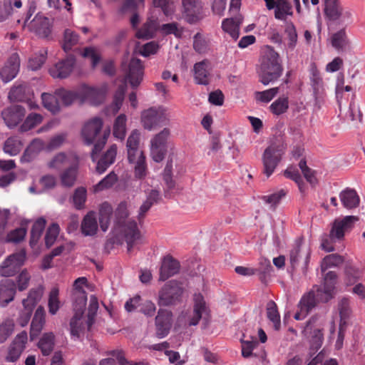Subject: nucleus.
<instances>
[{
	"mask_svg": "<svg viewBox=\"0 0 365 365\" xmlns=\"http://www.w3.org/2000/svg\"><path fill=\"white\" fill-rule=\"evenodd\" d=\"M86 200V190L83 187L76 189L73 195V202L75 207L77 210L82 209L83 207Z\"/></svg>",
	"mask_w": 365,
	"mask_h": 365,
	"instance_id": "nucleus-58",
	"label": "nucleus"
},
{
	"mask_svg": "<svg viewBox=\"0 0 365 365\" xmlns=\"http://www.w3.org/2000/svg\"><path fill=\"white\" fill-rule=\"evenodd\" d=\"M343 262L344 259L341 255L336 254L329 255L323 259L321 264V270L324 272L330 267L339 266Z\"/></svg>",
	"mask_w": 365,
	"mask_h": 365,
	"instance_id": "nucleus-47",
	"label": "nucleus"
},
{
	"mask_svg": "<svg viewBox=\"0 0 365 365\" xmlns=\"http://www.w3.org/2000/svg\"><path fill=\"white\" fill-rule=\"evenodd\" d=\"M52 24L48 18L36 15L32 21V31L41 38H48L51 34Z\"/></svg>",
	"mask_w": 365,
	"mask_h": 365,
	"instance_id": "nucleus-25",
	"label": "nucleus"
},
{
	"mask_svg": "<svg viewBox=\"0 0 365 365\" xmlns=\"http://www.w3.org/2000/svg\"><path fill=\"white\" fill-rule=\"evenodd\" d=\"M284 176L287 178L294 180L298 185L299 189L301 192L304 191V183L300 175L299 170L296 168H288L284 173Z\"/></svg>",
	"mask_w": 365,
	"mask_h": 365,
	"instance_id": "nucleus-54",
	"label": "nucleus"
},
{
	"mask_svg": "<svg viewBox=\"0 0 365 365\" xmlns=\"http://www.w3.org/2000/svg\"><path fill=\"white\" fill-rule=\"evenodd\" d=\"M45 315L46 312L43 307L39 306L34 313L31 324L29 336L31 341L35 340L41 332L45 324Z\"/></svg>",
	"mask_w": 365,
	"mask_h": 365,
	"instance_id": "nucleus-26",
	"label": "nucleus"
},
{
	"mask_svg": "<svg viewBox=\"0 0 365 365\" xmlns=\"http://www.w3.org/2000/svg\"><path fill=\"white\" fill-rule=\"evenodd\" d=\"M283 70L279 53L270 46H264L257 71L259 81L264 86L274 83L282 75Z\"/></svg>",
	"mask_w": 365,
	"mask_h": 365,
	"instance_id": "nucleus-2",
	"label": "nucleus"
},
{
	"mask_svg": "<svg viewBox=\"0 0 365 365\" xmlns=\"http://www.w3.org/2000/svg\"><path fill=\"white\" fill-rule=\"evenodd\" d=\"M81 55L84 58H88L91 60V66L93 68H96L101 61L100 55L96 53L93 47L84 48Z\"/></svg>",
	"mask_w": 365,
	"mask_h": 365,
	"instance_id": "nucleus-62",
	"label": "nucleus"
},
{
	"mask_svg": "<svg viewBox=\"0 0 365 365\" xmlns=\"http://www.w3.org/2000/svg\"><path fill=\"white\" fill-rule=\"evenodd\" d=\"M56 94L58 97V100H61L65 106H71L78 97L76 92L63 88L56 90Z\"/></svg>",
	"mask_w": 365,
	"mask_h": 365,
	"instance_id": "nucleus-46",
	"label": "nucleus"
},
{
	"mask_svg": "<svg viewBox=\"0 0 365 365\" xmlns=\"http://www.w3.org/2000/svg\"><path fill=\"white\" fill-rule=\"evenodd\" d=\"M182 14L190 24L198 21L201 16L202 5L198 0H182Z\"/></svg>",
	"mask_w": 365,
	"mask_h": 365,
	"instance_id": "nucleus-20",
	"label": "nucleus"
},
{
	"mask_svg": "<svg viewBox=\"0 0 365 365\" xmlns=\"http://www.w3.org/2000/svg\"><path fill=\"white\" fill-rule=\"evenodd\" d=\"M180 262L177 259H174L170 255L164 257L160 269L159 279L160 281L167 280L168 278L178 274L180 271Z\"/></svg>",
	"mask_w": 365,
	"mask_h": 365,
	"instance_id": "nucleus-23",
	"label": "nucleus"
},
{
	"mask_svg": "<svg viewBox=\"0 0 365 365\" xmlns=\"http://www.w3.org/2000/svg\"><path fill=\"white\" fill-rule=\"evenodd\" d=\"M122 68L125 73V79L129 81L132 88H137L143 77V66L141 61L132 58L128 66L125 62L122 63Z\"/></svg>",
	"mask_w": 365,
	"mask_h": 365,
	"instance_id": "nucleus-12",
	"label": "nucleus"
},
{
	"mask_svg": "<svg viewBox=\"0 0 365 365\" xmlns=\"http://www.w3.org/2000/svg\"><path fill=\"white\" fill-rule=\"evenodd\" d=\"M208 315V308L201 294H195L193 314L190 317L188 324L195 326L201 319H206Z\"/></svg>",
	"mask_w": 365,
	"mask_h": 365,
	"instance_id": "nucleus-21",
	"label": "nucleus"
},
{
	"mask_svg": "<svg viewBox=\"0 0 365 365\" xmlns=\"http://www.w3.org/2000/svg\"><path fill=\"white\" fill-rule=\"evenodd\" d=\"M83 315L74 314L70 320V333L71 335L76 339H79L81 335L83 334V331L87 327L86 322L84 323Z\"/></svg>",
	"mask_w": 365,
	"mask_h": 365,
	"instance_id": "nucleus-34",
	"label": "nucleus"
},
{
	"mask_svg": "<svg viewBox=\"0 0 365 365\" xmlns=\"http://www.w3.org/2000/svg\"><path fill=\"white\" fill-rule=\"evenodd\" d=\"M82 95L84 99L89 101L93 105L102 103L104 91L102 89L84 86L82 88Z\"/></svg>",
	"mask_w": 365,
	"mask_h": 365,
	"instance_id": "nucleus-31",
	"label": "nucleus"
},
{
	"mask_svg": "<svg viewBox=\"0 0 365 365\" xmlns=\"http://www.w3.org/2000/svg\"><path fill=\"white\" fill-rule=\"evenodd\" d=\"M113 135L123 140L125 137L126 133V116L124 114H120L115 120L113 124Z\"/></svg>",
	"mask_w": 365,
	"mask_h": 365,
	"instance_id": "nucleus-42",
	"label": "nucleus"
},
{
	"mask_svg": "<svg viewBox=\"0 0 365 365\" xmlns=\"http://www.w3.org/2000/svg\"><path fill=\"white\" fill-rule=\"evenodd\" d=\"M31 280V275L27 271L26 269H24L21 271L16 278V289L19 291L22 292L26 290L29 285V282Z\"/></svg>",
	"mask_w": 365,
	"mask_h": 365,
	"instance_id": "nucleus-57",
	"label": "nucleus"
},
{
	"mask_svg": "<svg viewBox=\"0 0 365 365\" xmlns=\"http://www.w3.org/2000/svg\"><path fill=\"white\" fill-rule=\"evenodd\" d=\"M288 108L289 101L287 97L279 98L269 106L270 111L276 115H279L286 113Z\"/></svg>",
	"mask_w": 365,
	"mask_h": 365,
	"instance_id": "nucleus-45",
	"label": "nucleus"
},
{
	"mask_svg": "<svg viewBox=\"0 0 365 365\" xmlns=\"http://www.w3.org/2000/svg\"><path fill=\"white\" fill-rule=\"evenodd\" d=\"M166 110L163 107L150 108L142 112L141 122L145 129L151 130L168 123Z\"/></svg>",
	"mask_w": 365,
	"mask_h": 365,
	"instance_id": "nucleus-5",
	"label": "nucleus"
},
{
	"mask_svg": "<svg viewBox=\"0 0 365 365\" xmlns=\"http://www.w3.org/2000/svg\"><path fill=\"white\" fill-rule=\"evenodd\" d=\"M103 125V120L99 117H94L84 124L81 130L85 143L86 145L94 143L91 158L93 162L97 163L96 171L100 175L105 173L115 162L117 154V145L113 144L98 159V155L106 143L110 133L109 131H104L101 135Z\"/></svg>",
	"mask_w": 365,
	"mask_h": 365,
	"instance_id": "nucleus-1",
	"label": "nucleus"
},
{
	"mask_svg": "<svg viewBox=\"0 0 365 365\" xmlns=\"http://www.w3.org/2000/svg\"><path fill=\"white\" fill-rule=\"evenodd\" d=\"M41 100L43 107L53 114H56L60 112L61 107L59 100L56 92L54 94L43 93L41 94Z\"/></svg>",
	"mask_w": 365,
	"mask_h": 365,
	"instance_id": "nucleus-36",
	"label": "nucleus"
},
{
	"mask_svg": "<svg viewBox=\"0 0 365 365\" xmlns=\"http://www.w3.org/2000/svg\"><path fill=\"white\" fill-rule=\"evenodd\" d=\"M43 118L40 114L31 113L26 117V120L21 125L20 129L22 132L31 130L38 124H40Z\"/></svg>",
	"mask_w": 365,
	"mask_h": 365,
	"instance_id": "nucleus-53",
	"label": "nucleus"
},
{
	"mask_svg": "<svg viewBox=\"0 0 365 365\" xmlns=\"http://www.w3.org/2000/svg\"><path fill=\"white\" fill-rule=\"evenodd\" d=\"M279 90V87H274L263 91H256L255 98L258 103H268L277 95Z\"/></svg>",
	"mask_w": 365,
	"mask_h": 365,
	"instance_id": "nucleus-44",
	"label": "nucleus"
},
{
	"mask_svg": "<svg viewBox=\"0 0 365 365\" xmlns=\"http://www.w3.org/2000/svg\"><path fill=\"white\" fill-rule=\"evenodd\" d=\"M26 235V229L24 227L17 228L10 232L6 237L8 242H19L23 240Z\"/></svg>",
	"mask_w": 365,
	"mask_h": 365,
	"instance_id": "nucleus-63",
	"label": "nucleus"
},
{
	"mask_svg": "<svg viewBox=\"0 0 365 365\" xmlns=\"http://www.w3.org/2000/svg\"><path fill=\"white\" fill-rule=\"evenodd\" d=\"M209 65L210 62L206 59L194 65V78L196 83L205 86L209 84L210 72L207 69Z\"/></svg>",
	"mask_w": 365,
	"mask_h": 365,
	"instance_id": "nucleus-28",
	"label": "nucleus"
},
{
	"mask_svg": "<svg viewBox=\"0 0 365 365\" xmlns=\"http://www.w3.org/2000/svg\"><path fill=\"white\" fill-rule=\"evenodd\" d=\"M78 171V160L76 159L73 164L64 169L60 174V180L62 186L65 187H73L77 180Z\"/></svg>",
	"mask_w": 365,
	"mask_h": 365,
	"instance_id": "nucleus-27",
	"label": "nucleus"
},
{
	"mask_svg": "<svg viewBox=\"0 0 365 365\" xmlns=\"http://www.w3.org/2000/svg\"><path fill=\"white\" fill-rule=\"evenodd\" d=\"M193 48L199 53H205L207 49L206 41L200 33H197L193 38Z\"/></svg>",
	"mask_w": 365,
	"mask_h": 365,
	"instance_id": "nucleus-64",
	"label": "nucleus"
},
{
	"mask_svg": "<svg viewBox=\"0 0 365 365\" xmlns=\"http://www.w3.org/2000/svg\"><path fill=\"white\" fill-rule=\"evenodd\" d=\"M86 282L87 279L86 277H78L74 282L73 291L72 293L74 314L81 315H83L84 314L87 302V294L83 287H78V283H86Z\"/></svg>",
	"mask_w": 365,
	"mask_h": 365,
	"instance_id": "nucleus-13",
	"label": "nucleus"
},
{
	"mask_svg": "<svg viewBox=\"0 0 365 365\" xmlns=\"http://www.w3.org/2000/svg\"><path fill=\"white\" fill-rule=\"evenodd\" d=\"M349 41L344 29L333 34L331 37V45L337 50H343L348 45Z\"/></svg>",
	"mask_w": 365,
	"mask_h": 365,
	"instance_id": "nucleus-49",
	"label": "nucleus"
},
{
	"mask_svg": "<svg viewBox=\"0 0 365 365\" xmlns=\"http://www.w3.org/2000/svg\"><path fill=\"white\" fill-rule=\"evenodd\" d=\"M125 88H126L125 85L119 86V87L118 88V89L114 95L113 102L112 104V110H113V113H115L118 112V110H120V108L122 106V103L124 100Z\"/></svg>",
	"mask_w": 365,
	"mask_h": 365,
	"instance_id": "nucleus-56",
	"label": "nucleus"
},
{
	"mask_svg": "<svg viewBox=\"0 0 365 365\" xmlns=\"http://www.w3.org/2000/svg\"><path fill=\"white\" fill-rule=\"evenodd\" d=\"M26 260V252L21 249L9 255L0 264V276L9 277L19 273Z\"/></svg>",
	"mask_w": 365,
	"mask_h": 365,
	"instance_id": "nucleus-6",
	"label": "nucleus"
},
{
	"mask_svg": "<svg viewBox=\"0 0 365 365\" xmlns=\"http://www.w3.org/2000/svg\"><path fill=\"white\" fill-rule=\"evenodd\" d=\"M16 292V282L9 278L0 281V307H6L14 299Z\"/></svg>",
	"mask_w": 365,
	"mask_h": 365,
	"instance_id": "nucleus-22",
	"label": "nucleus"
},
{
	"mask_svg": "<svg viewBox=\"0 0 365 365\" xmlns=\"http://www.w3.org/2000/svg\"><path fill=\"white\" fill-rule=\"evenodd\" d=\"M59 233V226L56 223H53L48 228L45 236V244L47 248L51 247L55 242Z\"/></svg>",
	"mask_w": 365,
	"mask_h": 365,
	"instance_id": "nucleus-55",
	"label": "nucleus"
},
{
	"mask_svg": "<svg viewBox=\"0 0 365 365\" xmlns=\"http://www.w3.org/2000/svg\"><path fill=\"white\" fill-rule=\"evenodd\" d=\"M155 29V22L150 21L144 24L143 27L137 32L136 36L138 38L148 39L153 36Z\"/></svg>",
	"mask_w": 365,
	"mask_h": 365,
	"instance_id": "nucleus-59",
	"label": "nucleus"
},
{
	"mask_svg": "<svg viewBox=\"0 0 365 365\" xmlns=\"http://www.w3.org/2000/svg\"><path fill=\"white\" fill-rule=\"evenodd\" d=\"M46 220L43 217L38 218L33 225L31 230L30 246L34 247L46 226Z\"/></svg>",
	"mask_w": 365,
	"mask_h": 365,
	"instance_id": "nucleus-40",
	"label": "nucleus"
},
{
	"mask_svg": "<svg viewBox=\"0 0 365 365\" xmlns=\"http://www.w3.org/2000/svg\"><path fill=\"white\" fill-rule=\"evenodd\" d=\"M47 51H40L39 53L34 54L29 60L28 67L32 71L39 69L46 59Z\"/></svg>",
	"mask_w": 365,
	"mask_h": 365,
	"instance_id": "nucleus-50",
	"label": "nucleus"
},
{
	"mask_svg": "<svg viewBox=\"0 0 365 365\" xmlns=\"http://www.w3.org/2000/svg\"><path fill=\"white\" fill-rule=\"evenodd\" d=\"M20 60L18 54H12L0 70V78L4 83L13 80L19 71Z\"/></svg>",
	"mask_w": 365,
	"mask_h": 365,
	"instance_id": "nucleus-19",
	"label": "nucleus"
},
{
	"mask_svg": "<svg viewBox=\"0 0 365 365\" xmlns=\"http://www.w3.org/2000/svg\"><path fill=\"white\" fill-rule=\"evenodd\" d=\"M118 180V176L114 172H110L94 186L95 192H100L111 187Z\"/></svg>",
	"mask_w": 365,
	"mask_h": 365,
	"instance_id": "nucleus-48",
	"label": "nucleus"
},
{
	"mask_svg": "<svg viewBox=\"0 0 365 365\" xmlns=\"http://www.w3.org/2000/svg\"><path fill=\"white\" fill-rule=\"evenodd\" d=\"M58 293V289L56 287H53L49 293L48 307V312L52 315L56 314L60 308Z\"/></svg>",
	"mask_w": 365,
	"mask_h": 365,
	"instance_id": "nucleus-52",
	"label": "nucleus"
},
{
	"mask_svg": "<svg viewBox=\"0 0 365 365\" xmlns=\"http://www.w3.org/2000/svg\"><path fill=\"white\" fill-rule=\"evenodd\" d=\"M267 317L272 324L274 330L279 331L281 329V319L276 303L269 300L266 306Z\"/></svg>",
	"mask_w": 365,
	"mask_h": 365,
	"instance_id": "nucleus-33",
	"label": "nucleus"
},
{
	"mask_svg": "<svg viewBox=\"0 0 365 365\" xmlns=\"http://www.w3.org/2000/svg\"><path fill=\"white\" fill-rule=\"evenodd\" d=\"M359 220L356 216H346L341 220H336L330 231V237L331 239H342L346 231L351 229L354 224Z\"/></svg>",
	"mask_w": 365,
	"mask_h": 365,
	"instance_id": "nucleus-18",
	"label": "nucleus"
},
{
	"mask_svg": "<svg viewBox=\"0 0 365 365\" xmlns=\"http://www.w3.org/2000/svg\"><path fill=\"white\" fill-rule=\"evenodd\" d=\"M182 294V289L175 281L166 283L159 292L158 304L168 307L177 304Z\"/></svg>",
	"mask_w": 365,
	"mask_h": 365,
	"instance_id": "nucleus-7",
	"label": "nucleus"
},
{
	"mask_svg": "<svg viewBox=\"0 0 365 365\" xmlns=\"http://www.w3.org/2000/svg\"><path fill=\"white\" fill-rule=\"evenodd\" d=\"M317 300L314 292H309L304 294L300 299L298 309L299 310L295 313L294 318L296 320H302L304 319L309 312L316 307Z\"/></svg>",
	"mask_w": 365,
	"mask_h": 365,
	"instance_id": "nucleus-24",
	"label": "nucleus"
},
{
	"mask_svg": "<svg viewBox=\"0 0 365 365\" xmlns=\"http://www.w3.org/2000/svg\"><path fill=\"white\" fill-rule=\"evenodd\" d=\"M170 135V130L165 128L151 140L150 154L155 162L160 163L164 159L167 153V140Z\"/></svg>",
	"mask_w": 365,
	"mask_h": 365,
	"instance_id": "nucleus-10",
	"label": "nucleus"
},
{
	"mask_svg": "<svg viewBox=\"0 0 365 365\" xmlns=\"http://www.w3.org/2000/svg\"><path fill=\"white\" fill-rule=\"evenodd\" d=\"M98 230V223L93 212H89L83 219L81 231L85 236L94 235Z\"/></svg>",
	"mask_w": 365,
	"mask_h": 365,
	"instance_id": "nucleus-32",
	"label": "nucleus"
},
{
	"mask_svg": "<svg viewBox=\"0 0 365 365\" xmlns=\"http://www.w3.org/2000/svg\"><path fill=\"white\" fill-rule=\"evenodd\" d=\"M43 293V289L41 287L36 289H31L28 294L27 298L22 301L24 307L33 310L38 302L41 300Z\"/></svg>",
	"mask_w": 365,
	"mask_h": 365,
	"instance_id": "nucleus-39",
	"label": "nucleus"
},
{
	"mask_svg": "<svg viewBox=\"0 0 365 365\" xmlns=\"http://www.w3.org/2000/svg\"><path fill=\"white\" fill-rule=\"evenodd\" d=\"M127 203L121 202L115 211V223L118 226H123V235L130 252L136 240L140 237V232L135 221L125 220L128 217Z\"/></svg>",
	"mask_w": 365,
	"mask_h": 365,
	"instance_id": "nucleus-3",
	"label": "nucleus"
},
{
	"mask_svg": "<svg viewBox=\"0 0 365 365\" xmlns=\"http://www.w3.org/2000/svg\"><path fill=\"white\" fill-rule=\"evenodd\" d=\"M98 309V299L96 296L91 295L90 297V302H89L87 320H86L88 330H90L91 327H92L93 324L94 323L95 317H96Z\"/></svg>",
	"mask_w": 365,
	"mask_h": 365,
	"instance_id": "nucleus-51",
	"label": "nucleus"
},
{
	"mask_svg": "<svg viewBox=\"0 0 365 365\" xmlns=\"http://www.w3.org/2000/svg\"><path fill=\"white\" fill-rule=\"evenodd\" d=\"M284 150L283 145H271L264 150L263 165L264 173L267 177H269L274 173L277 165L281 161Z\"/></svg>",
	"mask_w": 365,
	"mask_h": 365,
	"instance_id": "nucleus-9",
	"label": "nucleus"
},
{
	"mask_svg": "<svg viewBox=\"0 0 365 365\" xmlns=\"http://www.w3.org/2000/svg\"><path fill=\"white\" fill-rule=\"evenodd\" d=\"M324 14L332 21H341L351 15L349 11L344 10L339 0H324Z\"/></svg>",
	"mask_w": 365,
	"mask_h": 365,
	"instance_id": "nucleus-14",
	"label": "nucleus"
},
{
	"mask_svg": "<svg viewBox=\"0 0 365 365\" xmlns=\"http://www.w3.org/2000/svg\"><path fill=\"white\" fill-rule=\"evenodd\" d=\"M241 0H231L229 9L230 17L225 19L222 23L223 31L237 40L240 36V26L242 22V16L239 14Z\"/></svg>",
	"mask_w": 365,
	"mask_h": 365,
	"instance_id": "nucleus-4",
	"label": "nucleus"
},
{
	"mask_svg": "<svg viewBox=\"0 0 365 365\" xmlns=\"http://www.w3.org/2000/svg\"><path fill=\"white\" fill-rule=\"evenodd\" d=\"M337 274L330 271L325 274L323 282V292L330 298L331 297L336 283Z\"/></svg>",
	"mask_w": 365,
	"mask_h": 365,
	"instance_id": "nucleus-43",
	"label": "nucleus"
},
{
	"mask_svg": "<svg viewBox=\"0 0 365 365\" xmlns=\"http://www.w3.org/2000/svg\"><path fill=\"white\" fill-rule=\"evenodd\" d=\"M55 336L52 332L44 333L38 342V347L43 356H48L54 348Z\"/></svg>",
	"mask_w": 365,
	"mask_h": 365,
	"instance_id": "nucleus-37",
	"label": "nucleus"
},
{
	"mask_svg": "<svg viewBox=\"0 0 365 365\" xmlns=\"http://www.w3.org/2000/svg\"><path fill=\"white\" fill-rule=\"evenodd\" d=\"M302 256L304 257V269H307L310 259L309 250L307 249L305 251H303L300 246L297 245L290 251L289 259L293 267L297 264L299 258Z\"/></svg>",
	"mask_w": 365,
	"mask_h": 365,
	"instance_id": "nucleus-38",
	"label": "nucleus"
},
{
	"mask_svg": "<svg viewBox=\"0 0 365 365\" xmlns=\"http://www.w3.org/2000/svg\"><path fill=\"white\" fill-rule=\"evenodd\" d=\"M25 113L21 106L13 105L2 110L1 117L9 128H14L22 120Z\"/></svg>",
	"mask_w": 365,
	"mask_h": 365,
	"instance_id": "nucleus-17",
	"label": "nucleus"
},
{
	"mask_svg": "<svg viewBox=\"0 0 365 365\" xmlns=\"http://www.w3.org/2000/svg\"><path fill=\"white\" fill-rule=\"evenodd\" d=\"M285 33L287 35L289 42L288 48L293 50L297 41V34L296 28L292 22H288L286 26Z\"/></svg>",
	"mask_w": 365,
	"mask_h": 365,
	"instance_id": "nucleus-60",
	"label": "nucleus"
},
{
	"mask_svg": "<svg viewBox=\"0 0 365 365\" xmlns=\"http://www.w3.org/2000/svg\"><path fill=\"white\" fill-rule=\"evenodd\" d=\"M75 63V56L69 54L65 59L60 61L51 68L49 73L53 78H66L71 73Z\"/></svg>",
	"mask_w": 365,
	"mask_h": 365,
	"instance_id": "nucleus-16",
	"label": "nucleus"
},
{
	"mask_svg": "<svg viewBox=\"0 0 365 365\" xmlns=\"http://www.w3.org/2000/svg\"><path fill=\"white\" fill-rule=\"evenodd\" d=\"M172 312L163 309H160L158 315L155 317V324H167L172 326Z\"/></svg>",
	"mask_w": 365,
	"mask_h": 365,
	"instance_id": "nucleus-61",
	"label": "nucleus"
},
{
	"mask_svg": "<svg viewBox=\"0 0 365 365\" xmlns=\"http://www.w3.org/2000/svg\"><path fill=\"white\" fill-rule=\"evenodd\" d=\"M340 200L344 207L353 209L359 206L360 198L354 189L346 188L339 194Z\"/></svg>",
	"mask_w": 365,
	"mask_h": 365,
	"instance_id": "nucleus-29",
	"label": "nucleus"
},
{
	"mask_svg": "<svg viewBox=\"0 0 365 365\" xmlns=\"http://www.w3.org/2000/svg\"><path fill=\"white\" fill-rule=\"evenodd\" d=\"M268 10L274 9V18L286 21L288 16L293 15L292 6L289 0H264Z\"/></svg>",
	"mask_w": 365,
	"mask_h": 365,
	"instance_id": "nucleus-15",
	"label": "nucleus"
},
{
	"mask_svg": "<svg viewBox=\"0 0 365 365\" xmlns=\"http://www.w3.org/2000/svg\"><path fill=\"white\" fill-rule=\"evenodd\" d=\"M113 215V207L108 202L102 203L99 208V223L103 232L108 229L110 218Z\"/></svg>",
	"mask_w": 365,
	"mask_h": 365,
	"instance_id": "nucleus-35",
	"label": "nucleus"
},
{
	"mask_svg": "<svg viewBox=\"0 0 365 365\" xmlns=\"http://www.w3.org/2000/svg\"><path fill=\"white\" fill-rule=\"evenodd\" d=\"M76 159L78 160L76 156L66 155L64 153H59L48 163V167L50 168L61 170L66 166L69 167L71 164L75 162Z\"/></svg>",
	"mask_w": 365,
	"mask_h": 365,
	"instance_id": "nucleus-30",
	"label": "nucleus"
},
{
	"mask_svg": "<svg viewBox=\"0 0 365 365\" xmlns=\"http://www.w3.org/2000/svg\"><path fill=\"white\" fill-rule=\"evenodd\" d=\"M9 98L11 101H19L26 103L31 109L38 107L33 101L34 92L32 88L26 83L14 85L9 93Z\"/></svg>",
	"mask_w": 365,
	"mask_h": 365,
	"instance_id": "nucleus-11",
	"label": "nucleus"
},
{
	"mask_svg": "<svg viewBox=\"0 0 365 365\" xmlns=\"http://www.w3.org/2000/svg\"><path fill=\"white\" fill-rule=\"evenodd\" d=\"M79 36L71 29H66L63 33L62 48L66 53L72 50L73 47L78 43Z\"/></svg>",
	"mask_w": 365,
	"mask_h": 365,
	"instance_id": "nucleus-41",
	"label": "nucleus"
},
{
	"mask_svg": "<svg viewBox=\"0 0 365 365\" xmlns=\"http://www.w3.org/2000/svg\"><path fill=\"white\" fill-rule=\"evenodd\" d=\"M324 328L318 322V318L312 317L307 322L304 329V334L310 338V349L314 351V354L322 346L324 341Z\"/></svg>",
	"mask_w": 365,
	"mask_h": 365,
	"instance_id": "nucleus-8",
	"label": "nucleus"
}]
</instances>
